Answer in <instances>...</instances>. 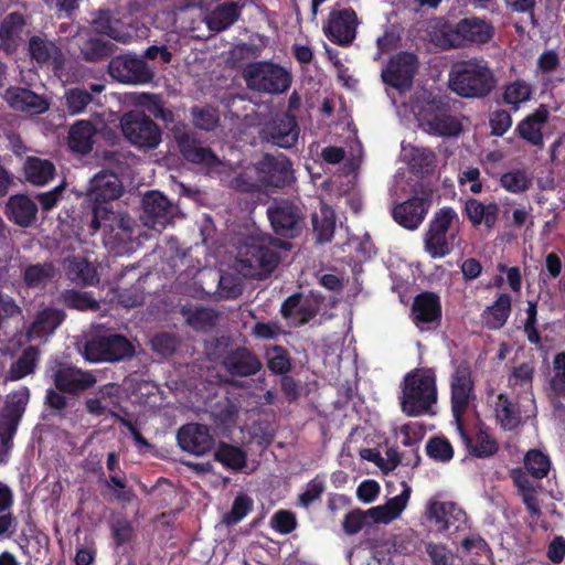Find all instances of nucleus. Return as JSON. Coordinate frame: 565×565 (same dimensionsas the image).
<instances>
[{
  "mask_svg": "<svg viewBox=\"0 0 565 565\" xmlns=\"http://www.w3.org/2000/svg\"><path fill=\"white\" fill-rule=\"evenodd\" d=\"M497 85L494 72L483 58L457 61L449 71V88L462 98H484Z\"/></svg>",
  "mask_w": 565,
  "mask_h": 565,
  "instance_id": "obj_1",
  "label": "nucleus"
},
{
  "mask_svg": "<svg viewBox=\"0 0 565 565\" xmlns=\"http://www.w3.org/2000/svg\"><path fill=\"white\" fill-rule=\"evenodd\" d=\"M290 243L267 233L253 234L239 247V263L254 277L269 276L280 263V250L288 249Z\"/></svg>",
  "mask_w": 565,
  "mask_h": 565,
  "instance_id": "obj_2",
  "label": "nucleus"
},
{
  "mask_svg": "<svg viewBox=\"0 0 565 565\" xmlns=\"http://www.w3.org/2000/svg\"><path fill=\"white\" fill-rule=\"evenodd\" d=\"M436 376L430 369H415L404 376L401 396L402 412L409 417L434 414L437 403Z\"/></svg>",
  "mask_w": 565,
  "mask_h": 565,
  "instance_id": "obj_3",
  "label": "nucleus"
},
{
  "mask_svg": "<svg viewBox=\"0 0 565 565\" xmlns=\"http://www.w3.org/2000/svg\"><path fill=\"white\" fill-rule=\"evenodd\" d=\"M493 24L487 19L467 17L456 23L443 26V45L449 49H462L470 45H483L494 36Z\"/></svg>",
  "mask_w": 565,
  "mask_h": 565,
  "instance_id": "obj_4",
  "label": "nucleus"
},
{
  "mask_svg": "<svg viewBox=\"0 0 565 565\" xmlns=\"http://www.w3.org/2000/svg\"><path fill=\"white\" fill-rule=\"evenodd\" d=\"M243 77L249 89L270 95L287 92L292 81L290 72L271 61L248 63L243 70Z\"/></svg>",
  "mask_w": 565,
  "mask_h": 565,
  "instance_id": "obj_5",
  "label": "nucleus"
},
{
  "mask_svg": "<svg viewBox=\"0 0 565 565\" xmlns=\"http://www.w3.org/2000/svg\"><path fill=\"white\" fill-rule=\"evenodd\" d=\"M215 348L220 350V364L232 376L252 377L263 370L262 360L252 349L245 345L234 347L227 337L217 338Z\"/></svg>",
  "mask_w": 565,
  "mask_h": 565,
  "instance_id": "obj_6",
  "label": "nucleus"
},
{
  "mask_svg": "<svg viewBox=\"0 0 565 565\" xmlns=\"http://www.w3.org/2000/svg\"><path fill=\"white\" fill-rule=\"evenodd\" d=\"M454 223H459V216L450 206H444L434 214L424 235L425 250L431 258H441L450 253L449 239L454 241L455 234L449 237L447 234Z\"/></svg>",
  "mask_w": 565,
  "mask_h": 565,
  "instance_id": "obj_7",
  "label": "nucleus"
},
{
  "mask_svg": "<svg viewBox=\"0 0 565 565\" xmlns=\"http://www.w3.org/2000/svg\"><path fill=\"white\" fill-rule=\"evenodd\" d=\"M84 354L90 362H118L134 356L135 347L122 334H102L86 342Z\"/></svg>",
  "mask_w": 565,
  "mask_h": 565,
  "instance_id": "obj_8",
  "label": "nucleus"
},
{
  "mask_svg": "<svg viewBox=\"0 0 565 565\" xmlns=\"http://www.w3.org/2000/svg\"><path fill=\"white\" fill-rule=\"evenodd\" d=\"M120 125L126 139L140 149H154L161 142L160 127L143 111L126 113L121 117Z\"/></svg>",
  "mask_w": 565,
  "mask_h": 565,
  "instance_id": "obj_9",
  "label": "nucleus"
},
{
  "mask_svg": "<svg viewBox=\"0 0 565 565\" xmlns=\"http://www.w3.org/2000/svg\"><path fill=\"white\" fill-rule=\"evenodd\" d=\"M475 397L471 366L469 362L460 361L450 377V404L456 426L463 423V416Z\"/></svg>",
  "mask_w": 565,
  "mask_h": 565,
  "instance_id": "obj_10",
  "label": "nucleus"
},
{
  "mask_svg": "<svg viewBox=\"0 0 565 565\" xmlns=\"http://www.w3.org/2000/svg\"><path fill=\"white\" fill-rule=\"evenodd\" d=\"M267 217L278 236L295 238L302 231L305 215L301 207L292 201H274L267 207Z\"/></svg>",
  "mask_w": 565,
  "mask_h": 565,
  "instance_id": "obj_11",
  "label": "nucleus"
},
{
  "mask_svg": "<svg viewBox=\"0 0 565 565\" xmlns=\"http://www.w3.org/2000/svg\"><path fill=\"white\" fill-rule=\"evenodd\" d=\"M300 127L296 115L289 113L276 114L266 120L259 130V137L284 149L294 148L299 139Z\"/></svg>",
  "mask_w": 565,
  "mask_h": 565,
  "instance_id": "obj_12",
  "label": "nucleus"
},
{
  "mask_svg": "<svg viewBox=\"0 0 565 565\" xmlns=\"http://www.w3.org/2000/svg\"><path fill=\"white\" fill-rule=\"evenodd\" d=\"M419 61L412 52H398L393 55L381 72L384 84L399 92H406L413 86Z\"/></svg>",
  "mask_w": 565,
  "mask_h": 565,
  "instance_id": "obj_13",
  "label": "nucleus"
},
{
  "mask_svg": "<svg viewBox=\"0 0 565 565\" xmlns=\"http://www.w3.org/2000/svg\"><path fill=\"white\" fill-rule=\"evenodd\" d=\"M108 74L117 82L129 85H145L154 77L153 71L142 58L130 54L111 57Z\"/></svg>",
  "mask_w": 565,
  "mask_h": 565,
  "instance_id": "obj_14",
  "label": "nucleus"
},
{
  "mask_svg": "<svg viewBox=\"0 0 565 565\" xmlns=\"http://www.w3.org/2000/svg\"><path fill=\"white\" fill-rule=\"evenodd\" d=\"M358 24L356 12L351 7L341 8L340 3L337 2L323 25V32L329 41L344 46L354 41Z\"/></svg>",
  "mask_w": 565,
  "mask_h": 565,
  "instance_id": "obj_15",
  "label": "nucleus"
},
{
  "mask_svg": "<svg viewBox=\"0 0 565 565\" xmlns=\"http://www.w3.org/2000/svg\"><path fill=\"white\" fill-rule=\"evenodd\" d=\"M50 372L55 388L71 395L84 393L96 383V377L90 372L61 361H55Z\"/></svg>",
  "mask_w": 565,
  "mask_h": 565,
  "instance_id": "obj_16",
  "label": "nucleus"
},
{
  "mask_svg": "<svg viewBox=\"0 0 565 565\" xmlns=\"http://www.w3.org/2000/svg\"><path fill=\"white\" fill-rule=\"evenodd\" d=\"M419 120L428 131L436 136L454 137L462 131L461 122L450 114L441 100H431L419 113Z\"/></svg>",
  "mask_w": 565,
  "mask_h": 565,
  "instance_id": "obj_17",
  "label": "nucleus"
},
{
  "mask_svg": "<svg viewBox=\"0 0 565 565\" xmlns=\"http://www.w3.org/2000/svg\"><path fill=\"white\" fill-rule=\"evenodd\" d=\"M257 174L265 186L285 188L295 180L292 163L285 154H266L258 163Z\"/></svg>",
  "mask_w": 565,
  "mask_h": 565,
  "instance_id": "obj_18",
  "label": "nucleus"
},
{
  "mask_svg": "<svg viewBox=\"0 0 565 565\" xmlns=\"http://www.w3.org/2000/svg\"><path fill=\"white\" fill-rule=\"evenodd\" d=\"M173 204L159 191H149L142 199L141 220L146 226L161 232L173 217Z\"/></svg>",
  "mask_w": 565,
  "mask_h": 565,
  "instance_id": "obj_19",
  "label": "nucleus"
},
{
  "mask_svg": "<svg viewBox=\"0 0 565 565\" xmlns=\"http://www.w3.org/2000/svg\"><path fill=\"white\" fill-rule=\"evenodd\" d=\"M177 440L181 449L195 456L210 452L215 440L206 425L189 423L179 428Z\"/></svg>",
  "mask_w": 565,
  "mask_h": 565,
  "instance_id": "obj_20",
  "label": "nucleus"
},
{
  "mask_svg": "<svg viewBox=\"0 0 565 565\" xmlns=\"http://www.w3.org/2000/svg\"><path fill=\"white\" fill-rule=\"evenodd\" d=\"M122 184L111 171L103 170L94 175L87 190V199L93 203V210L97 206H107L121 195Z\"/></svg>",
  "mask_w": 565,
  "mask_h": 565,
  "instance_id": "obj_21",
  "label": "nucleus"
},
{
  "mask_svg": "<svg viewBox=\"0 0 565 565\" xmlns=\"http://www.w3.org/2000/svg\"><path fill=\"white\" fill-rule=\"evenodd\" d=\"M430 205L431 201L429 196L423 193L422 196L415 195L396 204L392 210V216L402 227L414 231L417 230L425 220Z\"/></svg>",
  "mask_w": 565,
  "mask_h": 565,
  "instance_id": "obj_22",
  "label": "nucleus"
},
{
  "mask_svg": "<svg viewBox=\"0 0 565 565\" xmlns=\"http://www.w3.org/2000/svg\"><path fill=\"white\" fill-rule=\"evenodd\" d=\"M411 311L413 322L420 329L430 323L439 324L443 317L440 298L433 291H423L415 296Z\"/></svg>",
  "mask_w": 565,
  "mask_h": 565,
  "instance_id": "obj_23",
  "label": "nucleus"
},
{
  "mask_svg": "<svg viewBox=\"0 0 565 565\" xmlns=\"http://www.w3.org/2000/svg\"><path fill=\"white\" fill-rule=\"evenodd\" d=\"M29 54L36 64L51 65L54 71H61L65 65L61 47L45 36L32 35L29 39Z\"/></svg>",
  "mask_w": 565,
  "mask_h": 565,
  "instance_id": "obj_24",
  "label": "nucleus"
},
{
  "mask_svg": "<svg viewBox=\"0 0 565 565\" xmlns=\"http://www.w3.org/2000/svg\"><path fill=\"white\" fill-rule=\"evenodd\" d=\"M3 97L12 109L30 115L43 114L50 107L43 96L29 88L11 86L6 90Z\"/></svg>",
  "mask_w": 565,
  "mask_h": 565,
  "instance_id": "obj_25",
  "label": "nucleus"
},
{
  "mask_svg": "<svg viewBox=\"0 0 565 565\" xmlns=\"http://www.w3.org/2000/svg\"><path fill=\"white\" fill-rule=\"evenodd\" d=\"M90 25L96 33L117 42L127 43L131 38L125 30L124 22L108 8H99L92 12Z\"/></svg>",
  "mask_w": 565,
  "mask_h": 565,
  "instance_id": "obj_26",
  "label": "nucleus"
},
{
  "mask_svg": "<svg viewBox=\"0 0 565 565\" xmlns=\"http://www.w3.org/2000/svg\"><path fill=\"white\" fill-rule=\"evenodd\" d=\"M242 9L243 7L234 1L218 3L206 12L204 23L211 32L221 33L241 19Z\"/></svg>",
  "mask_w": 565,
  "mask_h": 565,
  "instance_id": "obj_27",
  "label": "nucleus"
},
{
  "mask_svg": "<svg viewBox=\"0 0 565 565\" xmlns=\"http://www.w3.org/2000/svg\"><path fill=\"white\" fill-rule=\"evenodd\" d=\"M90 226L94 231L102 230V226H114V230L121 231L125 237H135L137 225L128 214L115 212L107 206H97L94 209Z\"/></svg>",
  "mask_w": 565,
  "mask_h": 565,
  "instance_id": "obj_28",
  "label": "nucleus"
},
{
  "mask_svg": "<svg viewBox=\"0 0 565 565\" xmlns=\"http://www.w3.org/2000/svg\"><path fill=\"white\" fill-rule=\"evenodd\" d=\"M550 110L546 105L541 104L532 114H529L516 126L515 130L520 138L529 143L543 146V126L548 121Z\"/></svg>",
  "mask_w": 565,
  "mask_h": 565,
  "instance_id": "obj_29",
  "label": "nucleus"
},
{
  "mask_svg": "<svg viewBox=\"0 0 565 565\" xmlns=\"http://www.w3.org/2000/svg\"><path fill=\"white\" fill-rule=\"evenodd\" d=\"M500 207L495 202L483 203L478 199L469 198L465 202L463 214L473 227L483 225L492 231L498 222Z\"/></svg>",
  "mask_w": 565,
  "mask_h": 565,
  "instance_id": "obj_30",
  "label": "nucleus"
},
{
  "mask_svg": "<svg viewBox=\"0 0 565 565\" xmlns=\"http://www.w3.org/2000/svg\"><path fill=\"white\" fill-rule=\"evenodd\" d=\"M4 214L12 223L29 227L36 220L38 205L26 194H14L9 198Z\"/></svg>",
  "mask_w": 565,
  "mask_h": 565,
  "instance_id": "obj_31",
  "label": "nucleus"
},
{
  "mask_svg": "<svg viewBox=\"0 0 565 565\" xmlns=\"http://www.w3.org/2000/svg\"><path fill=\"white\" fill-rule=\"evenodd\" d=\"M24 25V17L19 12H11L2 20L0 24V51L6 55H13L18 51L22 42Z\"/></svg>",
  "mask_w": 565,
  "mask_h": 565,
  "instance_id": "obj_32",
  "label": "nucleus"
},
{
  "mask_svg": "<svg viewBox=\"0 0 565 565\" xmlns=\"http://www.w3.org/2000/svg\"><path fill=\"white\" fill-rule=\"evenodd\" d=\"M457 430L470 456L490 458L499 451L498 440L487 430L479 429L475 437H471L466 430L463 423L457 426Z\"/></svg>",
  "mask_w": 565,
  "mask_h": 565,
  "instance_id": "obj_33",
  "label": "nucleus"
},
{
  "mask_svg": "<svg viewBox=\"0 0 565 565\" xmlns=\"http://www.w3.org/2000/svg\"><path fill=\"white\" fill-rule=\"evenodd\" d=\"M22 173L25 182L34 186H44L55 178L56 168L49 159L28 156L22 166Z\"/></svg>",
  "mask_w": 565,
  "mask_h": 565,
  "instance_id": "obj_34",
  "label": "nucleus"
},
{
  "mask_svg": "<svg viewBox=\"0 0 565 565\" xmlns=\"http://www.w3.org/2000/svg\"><path fill=\"white\" fill-rule=\"evenodd\" d=\"M66 315L62 309L45 307L40 310L26 331L30 339H41L52 334L65 320Z\"/></svg>",
  "mask_w": 565,
  "mask_h": 565,
  "instance_id": "obj_35",
  "label": "nucleus"
},
{
  "mask_svg": "<svg viewBox=\"0 0 565 565\" xmlns=\"http://www.w3.org/2000/svg\"><path fill=\"white\" fill-rule=\"evenodd\" d=\"M179 150L183 158L192 163L212 166L218 162L217 156L209 147H203L201 142L183 134L177 138Z\"/></svg>",
  "mask_w": 565,
  "mask_h": 565,
  "instance_id": "obj_36",
  "label": "nucleus"
},
{
  "mask_svg": "<svg viewBox=\"0 0 565 565\" xmlns=\"http://www.w3.org/2000/svg\"><path fill=\"white\" fill-rule=\"evenodd\" d=\"M511 296L503 292L483 310L481 317L489 330H499L505 324L511 313Z\"/></svg>",
  "mask_w": 565,
  "mask_h": 565,
  "instance_id": "obj_37",
  "label": "nucleus"
},
{
  "mask_svg": "<svg viewBox=\"0 0 565 565\" xmlns=\"http://www.w3.org/2000/svg\"><path fill=\"white\" fill-rule=\"evenodd\" d=\"M426 514L428 520L434 521L443 531H447L454 525V522L447 519V514H451L456 521H462L466 518V513L456 503L436 500L429 502Z\"/></svg>",
  "mask_w": 565,
  "mask_h": 565,
  "instance_id": "obj_38",
  "label": "nucleus"
},
{
  "mask_svg": "<svg viewBox=\"0 0 565 565\" xmlns=\"http://www.w3.org/2000/svg\"><path fill=\"white\" fill-rule=\"evenodd\" d=\"M96 129L89 120H78L70 129L68 146L77 153L86 154L92 151Z\"/></svg>",
  "mask_w": 565,
  "mask_h": 565,
  "instance_id": "obj_39",
  "label": "nucleus"
},
{
  "mask_svg": "<svg viewBox=\"0 0 565 565\" xmlns=\"http://www.w3.org/2000/svg\"><path fill=\"white\" fill-rule=\"evenodd\" d=\"M264 359L268 371L273 375L289 374L294 369L290 352L280 344L264 345Z\"/></svg>",
  "mask_w": 565,
  "mask_h": 565,
  "instance_id": "obj_40",
  "label": "nucleus"
},
{
  "mask_svg": "<svg viewBox=\"0 0 565 565\" xmlns=\"http://www.w3.org/2000/svg\"><path fill=\"white\" fill-rule=\"evenodd\" d=\"M313 234L320 244L331 242L335 230V213L327 204L320 205L319 212L311 215Z\"/></svg>",
  "mask_w": 565,
  "mask_h": 565,
  "instance_id": "obj_41",
  "label": "nucleus"
},
{
  "mask_svg": "<svg viewBox=\"0 0 565 565\" xmlns=\"http://www.w3.org/2000/svg\"><path fill=\"white\" fill-rule=\"evenodd\" d=\"M29 401L30 390L26 386L12 392L6 402L1 422L19 426Z\"/></svg>",
  "mask_w": 565,
  "mask_h": 565,
  "instance_id": "obj_42",
  "label": "nucleus"
},
{
  "mask_svg": "<svg viewBox=\"0 0 565 565\" xmlns=\"http://www.w3.org/2000/svg\"><path fill=\"white\" fill-rule=\"evenodd\" d=\"M40 360V350L30 345L25 348L17 361L12 362L8 371L7 379L19 381L35 372Z\"/></svg>",
  "mask_w": 565,
  "mask_h": 565,
  "instance_id": "obj_43",
  "label": "nucleus"
},
{
  "mask_svg": "<svg viewBox=\"0 0 565 565\" xmlns=\"http://www.w3.org/2000/svg\"><path fill=\"white\" fill-rule=\"evenodd\" d=\"M56 268L52 263L28 265L22 273V280L28 288L43 289L55 277Z\"/></svg>",
  "mask_w": 565,
  "mask_h": 565,
  "instance_id": "obj_44",
  "label": "nucleus"
},
{
  "mask_svg": "<svg viewBox=\"0 0 565 565\" xmlns=\"http://www.w3.org/2000/svg\"><path fill=\"white\" fill-rule=\"evenodd\" d=\"M214 459L232 470H242L246 466V452L234 445L221 441L214 452Z\"/></svg>",
  "mask_w": 565,
  "mask_h": 565,
  "instance_id": "obj_45",
  "label": "nucleus"
},
{
  "mask_svg": "<svg viewBox=\"0 0 565 565\" xmlns=\"http://www.w3.org/2000/svg\"><path fill=\"white\" fill-rule=\"evenodd\" d=\"M68 276L83 286H94L99 281L96 268L85 258H76L70 263Z\"/></svg>",
  "mask_w": 565,
  "mask_h": 565,
  "instance_id": "obj_46",
  "label": "nucleus"
},
{
  "mask_svg": "<svg viewBox=\"0 0 565 565\" xmlns=\"http://www.w3.org/2000/svg\"><path fill=\"white\" fill-rule=\"evenodd\" d=\"M115 45L97 38H90L81 46V54L86 62H100L110 57Z\"/></svg>",
  "mask_w": 565,
  "mask_h": 565,
  "instance_id": "obj_47",
  "label": "nucleus"
},
{
  "mask_svg": "<svg viewBox=\"0 0 565 565\" xmlns=\"http://www.w3.org/2000/svg\"><path fill=\"white\" fill-rule=\"evenodd\" d=\"M190 114L193 126L200 130L213 131L220 126L218 110L211 105L193 106Z\"/></svg>",
  "mask_w": 565,
  "mask_h": 565,
  "instance_id": "obj_48",
  "label": "nucleus"
},
{
  "mask_svg": "<svg viewBox=\"0 0 565 565\" xmlns=\"http://www.w3.org/2000/svg\"><path fill=\"white\" fill-rule=\"evenodd\" d=\"M495 415L500 425L505 430H512L520 424V415L508 395L500 394L495 407Z\"/></svg>",
  "mask_w": 565,
  "mask_h": 565,
  "instance_id": "obj_49",
  "label": "nucleus"
},
{
  "mask_svg": "<svg viewBox=\"0 0 565 565\" xmlns=\"http://www.w3.org/2000/svg\"><path fill=\"white\" fill-rule=\"evenodd\" d=\"M63 303L70 309L79 311H97L99 302L87 291L74 289L65 290L62 294Z\"/></svg>",
  "mask_w": 565,
  "mask_h": 565,
  "instance_id": "obj_50",
  "label": "nucleus"
},
{
  "mask_svg": "<svg viewBox=\"0 0 565 565\" xmlns=\"http://www.w3.org/2000/svg\"><path fill=\"white\" fill-rule=\"evenodd\" d=\"M186 322L195 330H207L216 324L218 318L214 309L206 307H195L183 311Z\"/></svg>",
  "mask_w": 565,
  "mask_h": 565,
  "instance_id": "obj_51",
  "label": "nucleus"
},
{
  "mask_svg": "<svg viewBox=\"0 0 565 565\" xmlns=\"http://www.w3.org/2000/svg\"><path fill=\"white\" fill-rule=\"evenodd\" d=\"M524 467L533 478L543 479L548 475L551 460L541 450L530 449L524 456Z\"/></svg>",
  "mask_w": 565,
  "mask_h": 565,
  "instance_id": "obj_52",
  "label": "nucleus"
},
{
  "mask_svg": "<svg viewBox=\"0 0 565 565\" xmlns=\"http://www.w3.org/2000/svg\"><path fill=\"white\" fill-rule=\"evenodd\" d=\"M253 509V500L247 494H238L233 501L232 509L224 514L223 523L233 526L239 523Z\"/></svg>",
  "mask_w": 565,
  "mask_h": 565,
  "instance_id": "obj_53",
  "label": "nucleus"
},
{
  "mask_svg": "<svg viewBox=\"0 0 565 565\" xmlns=\"http://www.w3.org/2000/svg\"><path fill=\"white\" fill-rule=\"evenodd\" d=\"M93 95L84 88H70L65 92V104L70 115H78L92 103Z\"/></svg>",
  "mask_w": 565,
  "mask_h": 565,
  "instance_id": "obj_54",
  "label": "nucleus"
},
{
  "mask_svg": "<svg viewBox=\"0 0 565 565\" xmlns=\"http://www.w3.org/2000/svg\"><path fill=\"white\" fill-rule=\"evenodd\" d=\"M531 95V85L525 81L516 79L505 86L503 100L505 104L513 105L515 108H518L521 103L529 100Z\"/></svg>",
  "mask_w": 565,
  "mask_h": 565,
  "instance_id": "obj_55",
  "label": "nucleus"
},
{
  "mask_svg": "<svg viewBox=\"0 0 565 565\" xmlns=\"http://www.w3.org/2000/svg\"><path fill=\"white\" fill-rule=\"evenodd\" d=\"M426 454L436 461L448 462L454 457V448L447 438L431 437L426 444Z\"/></svg>",
  "mask_w": 565,
  "mask_h": 565,
  "instance_id": "obj_56",
  "label": "nucleus"
},
{
  "mask_svg": "<svg viewBox=\"0 0 565 565\" xmlns=\"http://www.w3.org/2000/svg\"><path fill=\"white\" fill-rule=\"evenodd\" d=\"M110 531L116 547L130 543L136 535L132 523L126 518H119L113 521Z\"/></svg>",
  "mask_w": 565,
  "mask_h": 565,
  "instance_id": "obj_57",
  "label": "nucleus"
},
{
  "mask_svg": "<svg viewBox=\"0 0 565 565\" xmlns=\"http://www.w3.org/2000/svg\"><path fill=\"white\" fill-rule=\"evenodd\" d=\"M326 483L323 477L317 475L307 483L306 490L299 494L298 504L306 509L309 508L315 501L321 498Z\"/></svg>",
  "mask_w": 565,
  "mask_h": 565,
  "instance_id": "obj_58",
  "label": "nucleus"
},
{
  "mask_svg": "<svg viewBox=\"0 0 565 565\" xmlns=\"http://www.w3.org/2000/svg\"><path fill=\"white\" fill-rule=\"evenodd\" d=\"M500 182L507 191L512 193L525 191L531 186V181L522 170L503 173Z\"/></svg>",
  "mask_w": 565,
  "mask_h": 565,
  "instance_id": "obj_59",
  "label": "nucleus"
},
{
  "mask_svg": "<svg viewBox=\"0 0 565 565\" xmlns=\"http://www.w3.org/2000/svg\"><path fill=\"white\" fill-rule=\"evenodd\" d=\"M436 154L428 148H413L411 153V166L414 170L429 172L434 168Z\"/></svg>",
  "mask_w": 565,
  "mask_h": 565,
  "instance_id": "obj_60",
  "label": "nucleus"
},
{
  "mask_svg": "<svg viewBox=\"0 0 565 565\" xmlns=\"http://www.w3.org/2000/svg\"><path fill=\"white\" fill-rule=\"evenodd\" d=\"M524 332L531 344L541 345V334L537 330V302L529 301L526 309V319L524 322Z\"/></svg>",
  "mask_w": 565,
  "mask_h": 565,
  "instance_id": "obj_61",
  "label": "nucleus"
},
{
  "mask_svg": "<svg viewBox=\"0 0 565 565\" xmlns=\"http://www.w3.org/2000/svg\"><path fill=\"white\" fill-rule=\"evenodd\" d=\"M365 511L354 509L344 515L342 527L345 534L354 535L359 533L365 525H370Z\"/></svg>",
  "mask_w": 565,
  "mask_h": 565,
  "instance_id": "obj_62",
  "label": "nucleus"
},
{
  "mask_svg": "<svg viewBox=\"0 0 565 565\" xmlns=\"http://www.w3.org/2000/svg\"><path fill=\"white\" fill-rule=\"evenodd\" d=\"M270 525L276 532L286 535L296 529L297 520L291 511L279 510L271 516Z\"/></svg>",
  "mask_w": 565,
  "mask_h": 565,
  "instance_id": "obj_63",
  "label": "nucleus"
},
{
  "mask_svg": "<svg viewBox=\"0 0 565 565\" xmlns=\"http://www.w3.org/2000/svg\"><path fill=\"white\" fill-rule=\"evenodd\" d=\"M554 376L551 387L558 396H565V352L557 353L553 361Z\"/></svg>",
  "mask_w": 565,
  "mask_h": 565,
  "instance_id": "obj_64",
  "label": "nucleus"
}]
</instances>
